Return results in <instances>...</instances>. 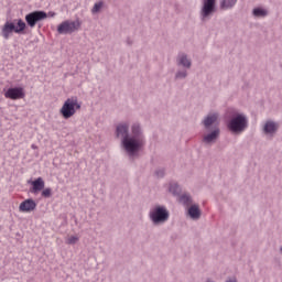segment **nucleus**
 Wrapping results in <instances>:
<instances>
[{
	"label": "nucleus",
	"instance_id": "1",
	"mask_svg": "<svg viewBox=\"0 0 282 282\" xmlns=\"http://www.w3.org/2000/svg\"><path fill=\"white\" fill-rule=\"evenodd\" d=\"M130 131L131 133H129V122H121L116 128V135L121 138V149L133 159L147 147V135L142 123L138 121L131 124Z\"/></svg>",
	"mask_w": 282,
	"mask_h": 282
},
{
	"label": "nucleus",
	"instance_id": "2",
	"mask_svg": "<svg viewBox=\"0 0 282 282\" xmlns=\"http://www.w3.org/2000/svg\"><path fill=\"white\" fill-rule=\"evenodd\" d=\"M229 113L230 118L227 121V129L235 134L243 133L248 129V116L235 109H231Z\"/></svg>",
	"mask_w": 282,
	"mask_h": 282
},
{
	"label": "nucleus",
	"instance_id": "3",
	"mask_svg": "<svg viewBox=\"0 0 282 282\" xmlns=\"http://www.w3.org/2000/svg\"><path fill=\"white\" fill-rule=\"evenodd\" d=\"M28 24L22 19H15L14 21H7L1 28L2 36L8 40L12 34H25Z\"/></svg>",
	"mask_w": 282,
	"mask_h": 282
},
{
	"label": "nucleus",
	"instance_id": "4",
	"mask_svg": "<svg viewBox=\"0 0 282 282\" xmlns=\"http://www.w3.org/2000/svg\"><path fill=\"white\" fill-rule=\"evenodd\" d=\"M171 217V213L164 205H156L149 212V219L152 221L153 226H160L162 224H166L169 218Z\"/></svg>",
	"mask_w": 282,
	"mask_h": 282
},
{
	"label": "nucleus",
	"instance_id": "5",
	"mask_svg": "<svg viewBox=\"0 0 282 282\" xmlns=\"http://www.w3.org/2000/svg\"><path fill=\"white\" fill-rule=\"evenodd\" d=\"M82 104L78 101V97L67 98L62 108L59 109V113L64 120H69V118H74L77 111H80Z\"/></svg>",
	"mask_w": 282,
	"mask_h": 282
},
{
	"label": "nucleus",
	"instance_id": "6",
	"mask_svg": "<svg viewBox=\"0 0 282 282\" xmlns=\"http://www.w3.org/2000/svg\"><path fill=\"white\" fill-rule=\"evenodd\" d=\"M80 20L70 21L66 20L58 24L57 32L58 34H74V32H78L80 30Z\"/></svg>",
	"mask_w": 282,
	"mask_h": 282
},
{
	"label": "nucleus",
	"instance_id": "7",
	"mask_svg": "<svg viewBox=\"0 0 282 282\" xmlns=\"http://www.w3.org/2000/svg\"><path fill=\"white\" fill-rule=\"evenodd\" d=\"M47 19V13L45 11H33L25 15V21L29 28H36V23L45 21Z\"/></svg>",
	"mask_w": 282,
	"mask_h": 282
},
{
	"label": "nucleus",
	"instance_id": "8",
	"mask_svg": "<svg viewBox=\"0 0 282 282\" xmlns=\"http://www.w3.org/2000/svg\"><path fill=\"white\" fill-rule=\"evenodd\" d=\"M217 0H204L200 9V20L206 21L215 14Z\"/></svg>",
	"mask_w": 282,
	"mask_h": 282
},
{
	"label": "nucleus",
	"instance_id": "9",
	"mask_svg": "<svg viewBox=\"0 0 282 282\" xmlns=\"http://www.w3.org/2000/svg\"><path fill=\"white\" fill-rule=\"evenodd\" d=\"M220 133H221V129H219V126H214L213 130L203 137V140H202L203 144H207V145L215 144L217 140H219Z\"/></svg>",
	"mask_w": 282,
	"mask_h": 282
},
{
	"label": "nucleus",
	"instance_id": "10",
	"mask_svg": "<svg viewBox=\"0 0 282 282\" xmlns=\"http://www.w3.org/2000/svg\"><path fill=\"white\" fill-rule=\"evenodd\" d=\"M4 98L9 100H21L25 98V89L23 87H12L4 93Z\"/></svg>",
	"mask_w": 282,
	"mask_h": 282
},
{
	"label": "nucleus",
	"instance_id": "11",
	"mask_svg": "<svg viewBox=\"0 0 282 282\" xmlns=\"http://www.w3.org/2000/svg\"><path fill=\"white\" fill-rule=\"evenodd\" d=\"M177 67H183L184 69H191L193 67V62L188 58L186 53H178L176 57Z\"/></svg>",
	"mask_w": 282,
	"mask_h": 282
},
{
	"label": "nucleus",
	"instance_id": "12",
	"mask_svg": "<svg viewBox=\"0 0 282 282\" xmlns=\"http://www.w3.org/2000/svg\"><path fill=\"white\" fill-rule=\"evenodd\" d=\"M20 213H34L36 210V202L32 198H28L19 206Z\"/></svg>",
	"mask_w": 282,
	"mask_h": 282
},
{
	"label": "nucleus",
	"instance_id": "13",
	"mask_svg": "<svg viewBox=\"0 0 282 282\" xmlns=\"http://www.w3.org/2000/svg\"><path fill=\"white\" fill-rule=\"evenodd\" d=\"M278 131H279V123L272 120H268L264 123L263 133H265V135H274V133H276Z\"/></svg>",
	"mask_w": 282,
	"mask_h": 282
},
{
	"label": "nucleus",
	"instance_id": "14",
	"mask_svg": "<svg viewBox=\"0 0 282 282\" xmlns=\"http://www.w3.org/2000/svg\"><path fill=\"white\" fill-rule=\"evenodd\" d=\"M187 215L191 217V219L197 220L199 217H202V209H199V205L194 204L188 207Z\"/></svg>",
	"mask_w": 282,
	"mask_h": 282
},
{
	"label": "nucleus",
	"instance_id": "15",
	"mask_svg": "<svg viewBox=\"0 0 282 282\" xmlns=\"http://www.w3.org/2000/svg\"><path fill=\"white\" fill-rule=\"evenodd\" d=\"M218 118L219 116L217 113H212L205 117V119L203 120V124L206 131H210V127L215 124V122H217Z\"/></svg>",
	"mask_w": 282,
	"mask_h": 282
},
{
	"label": "nucleus",
	"instance_id": "16",
	"mask_svg": "<svg viewBox=\"0 0 282 282\" xmlns=\"http://www.w3.org/2000/svg\"><path fill=\"white\" fill-rule=\"evenodd\" d=\"M178 202L184 206L185 208H188L193 206V196H191L189 193H183L178 196Z\"/></svg>",
	"mask_w": 282,
	"mask_h": 282
},
{
	"label": "nucleus",
	"instance_id": "17",
	"mask_svg": "<svg viewBox=\"0 0 282 282\" xmlns=\"http://www.w3.org/2000/svg\"><path fill=\"white\" fill-rule=\"evenodd\" d=\"M169 193L174 197H180L182 195V186L177 182L169 183Z\"/></svg>",
	"mask_w": 282,
	"mask_h": 282
},
{
	"label": "nucleus",
	"instance_id": "18",
	"mask_svg": "<svg viewBox=\"0 0 282 282\" xmlns=\"http://www.w3.org/2000/svg\"><path fill=\"white\" fill-rule=\"evenodd\" d=\"M238 0H220V10H232L237 6Z\"/></svg>",
	"mask_w": 282,
	"mask_h": 282
},
{
	"label": "nucleus",
	"instance_id": "19",
	"mask_svg": "<svg viewBox=\"0 0 282 282\" xmlns=\"http://www.w3.org/2000/svg\"><path fill=\"white\" fill-rule=\"evenodd\" d=\"M33 193H39V191H43L45 188V181L42 177H37L32 182Z\"/></svg>",
	"mask_w": 282,
	"mask_h": 282
},
{
	"label": "nucleus",
	"instance_id": "20",
	"mask_svg": "<svg viewBox=\"0 0 282 282\" xmlns=\"http://www.w3.org/2000/svg\"><path fill=\"white\" fill-rule=\"evenodd\" d=\"M252 14L256 19H263L268 15V11L261 7H257L252 10Z\"/></svg>",
	"mask_w": 282,
	"mask_h": 282
},
{
	"label": "nucleus",
	"instance_id": "21",
	"mask_svg": "<svg viewBox=\"0 0 282 282\" xmlns=\"http://www.w3.org/2000/svg\"><path fill=\"white\" fill-rule=\"evenodd\" d=\"M187 68H183V69H178L175 73V80H184V78L188 77V70H186Z\"/></svg>",
	"mask_w": 282,
	"mask_h": 282
},
{
	"label": "nucleus",
	"instance_id": "22",
	"mask_svg": "<svg viewBox=\"0 0 282 282\" xmlns=\"http://www.w3.org/2000/svg\"><path fill=\"white\" fill-rule=\"evenodd\" d=\"M79 237L78 236H68L67 238H66V243L68 245V246H74L75 243H78V241H79Z\"/></svg>",
	"mask_w": 282,
	"mask_h": 282
},
{
	"label": "nucleus",
	"instance_id": "23",
	"mask_svg": "<svg viewBox=\"0 0 282 282\" xmlns=\"http://www.w3.org/2000/svg\"><path fill=\"white\" fill-rule=\"evenodd\" d=\"M102 6H104L102 2L95 3V6L91 9V13L93 14H98V12H100L102 10Z\"/></svg>",
	"mask_w": 282,
	"mask_h": 282
},
{
	"label": "nucleus",
	"instance_id": "24",
	"mask_svg": "<svg viewBox=\"0 0 282 282\" xmlns=\"http://www.w3.org/2000/svg\"><path fill=\"white\" fill-rule=\"evenodd\" d=\"M165 174H166V172H165L164 169H158V170H155V172H154V175H156V177H159V178L164 177Z\"/></svg>",
	"mask_w": 282,
	"mask_h": 282
},
{
	"label": "nucleus",
	"instance_id": "25",
	"mask_svg": "<svg viewBox=\"0 0 282 282\" xmlns=\"http://www.w3.org/2000/svg\"><path fill=\"white\" fill-rule=\"evenodd\" d=\"M42 197H52V188L47 187L42 191Z\"/></svg>",
	"mask_w": 282,
	"mask_h": 282
},
{
	"label": "nucleus",
	"instance_id": "26",
	"mask_svg": "<svg viewBox=\"0 0 282 282\" xmlns=\"http://www.w3.org/2000/svg\"><path fill=\"white\" fill-rule=\"evenodd\" d=\"M225 282H239V281H237V278H230V279L226 280Z\"/></svg>",
	"mask_w": 282,
	"mask_h": 282
},
{
	"label": "nucleus",
	"instance_id": "27",
	"mask_svg": "<svg viewBox=\"0 0 282 282\" xmlns=\"http://www.w3.org/2000/svg\"><path fill=\"white\" fill-rule=\"evenodd\" d=\"M127 43H128V45H132V44H133V42L131 41V39H128V40H127Z\"/></svg>",
	"mask_w": 282,
	"mask_h": 282
},
{
	"label": "nucleus",
	"instance_id": "28",
	"mask_svg": "<svg viewBox=\"0 0 282 282\" xmlns=\"http://www.w3.org/2000/svg\"><path fill=\"white\" fill-rule=\"evenodd\" d=\"M48 15L50 17H56V13L55 12H50Z\"/></svg>",
	"mask_w": 282,
	"mask_h": 282
},
{
	"label": "nucleus",
	"instance_id": "29",
	"mask_svg": "<svg viewBox=\"0 0 282 282\" xmlns=\"http://www.w3.org/2000/svg\"><path fill=\"white\" fill-rule=\"evenodd\" d=\"M31 149L36 150V149H39V147H36V144H32V145H31Z\"/></svg>",
	"mask_w": 282,
	"mask_h": 282
},
{
	"label": "nucleus",
	"instance_id": "30",
	"mask_svg": "<svg viewBox=\"0 0 282 282\" xmlns=\"http://www.w3.org/2000/svg\"><path fill=\"white\" fill-rule=\"evenodd\" d=\"M206 282H215V281H213V280L208 279V280H206Z\"/></svg>",
	"mask_w": 282,
	"mask_h": 282
},
{
	"label": "nucleus",
	"instance_id": "31",
	"mask_svg": "<svg viewBox=\"0 0 282 282\" xmlns=\"http://www.w3.org/2000/svg\"><path fill=\"white\" fill-rule=\"evenodd\" d=\"M280 252H281V254H282V246L280 247Z\"/></svg>",
	"mask_w": 282,
	"mask_h": 282
}]
</instances>
